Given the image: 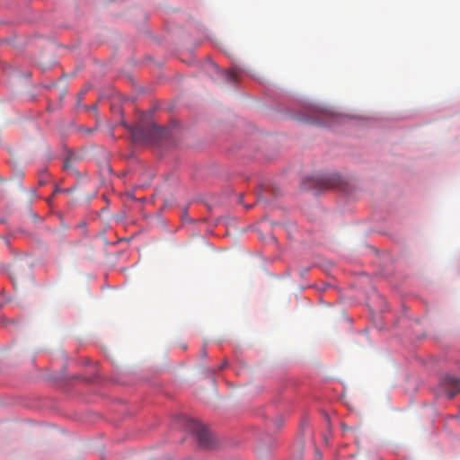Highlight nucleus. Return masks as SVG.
<instances>
[{"mask_svg": "<svg viewBox=\"0 0 460 460\" xmlns=\"http://www.w3.org/2000/svg\"><path fill=\"white\" fill-rule=\"evenodd\" d=\"M166 134V128L159 127L154 122H149L146 125L138 124L131 128V136L136 142H156L164 137Z\"/></svg>", "mask_w": 460, "mask_h": 460, "instance_id": "obj_1", "label": "nucleus"}, {"mask_svg": "<svg viewBox=\"0 0 460 460\" xmlns=\"http://www.w3.org/2000/svg\"><path fill=\"white\" fill-rule=\"evenodd\" d=\"M190 429L196 436L199 447L203 448H211L215 446V438L208 429L197 420L190 421Z\"/></svg>", "mask_w": 460, "mask_h": 460, "instance_id": "obj_2", "label": "nucleus"}, {"mask_svg": "<svg viewBox=\"0 0 460 460\" xmlns=\"http://www.w3.org/2000/svg\"><path fill=\"white\" fill-rule=\"evenodd\" d=\"M442 385L447 391L449 399H452L456 394L460 393V378L446 376L442 381Z\"/></svg>", "mask_w": 460, "mask_h": 460, "instance_id": "obj_3", "label": "nucleus"}, {"mask_svg": "<svg viewBox=\"0 0 460 460\" xmlns=\"http://www.w3.org/2000/svg\"><path fill=\"white\" fill-rule=\"evenodd\" d=\"M213 66L228 83L234 84L237 82L240 75V71L238 69L234 68L227 71L220 69L217 65H213Z\"/></svg>", "mask_w": 460, "mask_h": 460, "instance_id": "obj_4", "label": "nucleus"}, {"mask_svg": "<svg viewBox=\"0 0 460 460\" xmlns=\"http://www.w3.org/2000/svg\"><path fill=\"white\" fill-rule=\"evenodd\" d=\"M322 183L325 188H335L341 183V179L337 175L326 176L322 179Z\"/></svg>", "mask_w": 460, "mask_h": 460, "instance_id": "obj_5", "label": "nucleus"}, {"mask_svg": "<svg viewBox=\"0 0 460 460\" xmlns=\"http://www.w3.org/2000/svg\"><path fill=\"white\" fill-rule=\"evenodd\" d=\"M201 355H202L203 357H206V356H207V351H206V349H205V348H203V349H201Z\"/></svg>", "mask_w": 460, "mask_h": 460, "instance_id": "obj_6", "label": "nucleus"}]
</instances>
